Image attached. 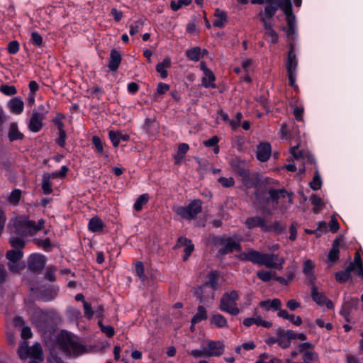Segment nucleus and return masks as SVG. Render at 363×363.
Wrapping results in <instances>:
<instances>
[{
    "instance_id": "obj_24",
    "label": "nucleus",
    "mask_w": 363,
    "mask_h": 363,
    "mask_svg": "<svg viewBox=\"0 0 363 363\" xmlns=\"http://www.w3.org/2000/svg\"><path fill=\"white\" fill-rule=\"evenodd\" d=\"M277 315L280 318L289 320L292 324L297 326L302 323V320L300 316H295L294 314H290L286 310L280 308L278 311Z\"/></svg>"
},
{
    "instance_id": "obj_3",
    "label": "nucleus",
    "mask_w": 363,
    "mask_h": 363,
    "mask_svg": "<svg viewBox=\"0 0 363 363\" xmlns=\"http://www.w3.org/2000/svg\"><path fill=\"white\" fill-rule=\"evenodd\" d=\"M12 222L11 231L19 236L33 235L41 230L45 223V221L40 219L36 224L26 216L16 217Z\"/></svg>"
},
{
    "instance_id": "obj_63",
    "label": "nucleus",
    "mask_w": 363,
    "mask_h": 363,
    "mask_svg": "<svg viewBox=\"0 0 363 363\" xmlns=\"http://www.w3.org/2000/svg\"><path fill=\"white\" fill-rule=\"evenodd\" d=\"M19 50V44L17 41L13 40L9 43L8 50L11 54L16 53Z\"/></svg>"
},
{
    "instance_id": "obj_53",
    "label": "nucleus",
    "mask_w": 363,
    "mask_h": 363,
    "mask_svg": "<svg viewBox=\"0 0 363 363\" xmlns=\"http://www.w3.org/2000/svg\"><path fill=\"white\" fill-rule=\"evenodd\" d=\"M67 172H68V168L66 166H62L60 171L54 172L49 173V174L52 179H56L58 177L63 178L66 176Z\"/></svg>"
},
{
    "instance_id": "obj_34",
    "label": "nucleus",
    "mask_w": 363,
    "mask_h": 363,
    "mask_svg": "<svg viewBox=\"0 0 363 363\" xmlns=\"http://www.w3.org/2000/svg\"><path fill=\"white\" fill-rule=\"evenodd\" d=\"M297 62L295 55L292 50L289 52L288 60L286 63L287 73L296 72Z\"/></svg>"
},
{
    "instance_id": "obj_60",
    "label": "nucleus",
    "mask_w": 363,
    "mask_h": 363,
    "mask_svg": "<svg viewBox=\"0 0 363 363\" xmlns=\"http://www.w3.org/2000/svg\"><path fill=\"white\" fill-rule=\"evenodd\" d=\"M326 229L327 223L325 222H319L318 224V228L315 230H314V232L317 237H320L323 233L326 231Z\"/></svg>"
},
{
    "instance_id": "obj_42",
    "label": "nucleus",
    "mask_w": 363,
    "mask_h": 363,
    "mask_svg": "<svg viewBox=\"0 0 363 363\" xmlns=\"http://www.w3.org/2000/svg\"><path fill=\"white\" fill-rule=\"evenodd\" d=\"M149 200V196L147 194H145L140 195L134 204V209L137 211H140L144 205H145Z\"/></svg>"
},
{
    "instance_id": "obj_54",
    "label": "nucleus",
    "mask_w": 363,
    "mask_h": 363,
    "mask_svg": "<svg viewBox=\"0 0 363 363\" xmlns=\"http://www.w3.org/2000/svg\"><path fill=\"white\" fill-rule=\"evenodd\" d=\"M218 182L223 186V187H230L234 185V179L233 177H220L218 179Z\"/></svg>"
},
{
    "instance_id": "obj_62",
    "label": "nucleus",
    "mask_w": 363,
    "mask_h": 363,
    "mask_svg": "<svg viewBox=\"0 0 363 363\" xmlns=\"http://www.w3.org/2000/svg\"><path fill=\"white\" fill-rule=\"evenodd\" d=\"M99 325L103 333L106 334V335H108V337H112L114 335V330L111 326H104L102 325L101 321L99 322Z\"/></svg>"
},
{
    "instance_id": "obj_56",
    "label": "nucleus",
    "mask_w": 363,
    "mask_h": 363,
    "mask_svg": "<svg viewBox=\"0 0 363 363\" xmlns=\"http://www.w3.org/2000/svg\"><path fill=\"white\" fill-rule=\"evenodd\" d=\"M135 271L138 274V276L140 277V279L142 281H144L145 279V275L144 273V267L142 262H138L135 264Z\"/></svg>"
},
{
    "instance_id": "obj_38",
    "label": "nucleus",
    "mask_w": 363,
    "mask_h": 363,
    "mask_svg": "<svg viewBox=\"0 0 363 363\" xmlns=\"http://www.w3.org/2000/svg\"><path fill=\"white\" fill-rule=\"evenodd\" d=\"M103 222L98 218H93L89 220V229L92 232H98L103 228Z\"/></svg>"
},
{
    "instance_id": "obj_47",
    "label": "nucleus",
    "mask_w": 363,
    "mask_h": 363,
    "mask_svg": "<svg viewBox=\"0 0 363 363\" xmlns=\"http://www.w3.org/2000/svg\"><path fill=\"white\" fill-rule=\"evenodd\" d=\"M18 352L21 359H26L28 357H29L30 349L28 348L27 343L26 342H23L19 346Z\"/></svg>"
},
{
    "instance_id": "obj_22",
    "label": "nucleus",
    "mask_w": 363,
    "mask_h": 363,
    "mask_svg": "<svg viewBox=\"0 0 363 363\" xmlns=\"http://www.w3.org/2000/svg\"><path fill=\"white\" fill-rule=\"evenodd\" d=\"M211 325H213L217 328H228V321L226 318L220 313H213L209 319Z\"/></svg>"
},
{
    "instance_id": "obj_50",
    "label": "nucleus",
    "mask_w": 363,
    "mask_h": 363,
    "mask_svg": "<svg viewBox=\"0 0 363 363\" xmlns=\"http://www.w3.org/2000/svg\"><path fill=\"white\" fill-rule=\"evenodd\" d=\"M0 91L6 96H12L16 94L17 91L14 86L4 84L1 86Z\"/></svg>"
},
{
    "instance_id": "obj_64",
    "label": "nucleus",
    "mask_w": 363,
    "mask_h": 363,
    "mask_svg": "<svg viewBox=\"0 0 363 363\" xmlns=\"http://www.w3.org/2000/svg\"><path fill=\"white\" fill-rule=\"evenodd\" d=\"M83 306H84V315L87 318H91L94 315V311L91 309L90 303H89L86 301H84Z\"/></svg>"
},
{
    "instance_id": "obj_51",
    "label": "nucleus",
    "mask_w": 363,
    "mask_h": 363,
    "mask_svg": "<svg viewBox=\"0 0 363 363\" xmlns=\"http://www.w3.org/2000/svg\"><path fill=\"white\" fill-rule=\"evenodd\" d=\"M348 267L351 272L355 271L363 280V263L350 264Z\"/></svg>"
},
{
    "instance_id": "obj_23",
    "label": "nucleus",
    "mask_w": 363,
    "mask_h": 363,
    "mask_svg": "<svg viewBox=\"0 0 363 363\" xmlns=\"http://www.w3.org/2000/svg\"><path fill=\"white\" fill-rule=\"evenodd\" d=\"M8 137L10 141L20 140L23 138V134L19 130L16 123H11L10 124Z\"/></svg>"
},
{
    "instance_id": "obj_12",
    "label": "nucleus",
    "mask_w": 363,
    "mask_h": 363,
    "mask_svg": "<svg viewBox=\"0 0 363 363\" xmlns=\"http://www.w3.org/2000/svg\"><path fill=\"white\" fill-rule=\"evenodd\" d=\"M45 264V257L41 255L34 254L29 257L28 267L33 272L42 270Z\"/></svg>"
},
{
    "instance_id": "obj_15",
    "label": "nucleus",
    "mask_w": 363,
    "mask_h": 363,
    "mask_svg": "<svg viewBox=\"0 0 363 363\" xmlns=\"http://www.w3.org/2000/svg\"><path fill=\"white\" fill-rule=\"evenodd\" d=\"M44 118V113L33 112L28 125L30 130L32 132H38L43 126L42 121Z\"/></svg>"
},
{
    "instance_id": "obj_10",
    "label": "nucleus",
    "mask_w": 363,
    "mask_h": 363,
    "mask_svg": "<svg viewBox=\"0 0 363 363\" xmlns=\"http://www.w3.org/2000/svg\"><path fill=\"white\" fill-rule=\"evenodd\" d=\"M204 347L208 357L220 356L224 351V345L220 341H207L206 345Z\"/></svg>"
},
{
    "instance_id": "obj_5",
    "label": "nucleus",
    "mask_w": 363,
    "mask_h": 363,
    "mask_svg": "<svg viewBox=\"0 0 363 363\" xmlns=\"http://www.w3.org/2000/svg\"><path fill=\"white\" fill-rule=\"evenodd\" d=\"M240 298V294L238 291L232 290L225 292L219 301L218 308L231 315H238L245 308L238 306V301ZM249 304L246 305L247 307Z\"/></svg>"
},
{
    "instance_id": "obj_52",
    "label": "nucleus",
    "mask_w": 363,
    "mask_h": 363,
    "mask_svg": "<svg viewBox=\"0 0 363 363\" xmlns=\"http://www.w3.org/2000/svg\"><path fill=\"white\" fill-rule=\"evenodd\" d=\"M30 42L36 46H40L43 43V38L38 33L33 32L30 35Z\"/></svg>"
},
{
    "instance_id": "obj_44",
    "label": "nucleus",
    "mask_w": 363,
    "mask_h": 363,
    "mask_svg": "<svg viewBox=\"0 0 363 363\" xmlns=\"http://www.w3.org/2000/svg\"><path fill=\"white\" fill-rule=\"evenodd\" d=\"M257 276L263 281H269L274 279V274L267 270H259L257 272Z\"/></svg>"
},
{
    "instance_id": "obj_13",
    "label": "nucleus",
    "mask_w": 363,
    "mask_h": 363,
    "mask_svg": "<svg viewBox=\"0 0 363 363\" xmlns=\"http://www.w3.org/2000/svg\"><path fill=\"white\" fill-rule=\"evenodd\" d=\"M262 253L253 249H248L240 255V259L245 261H250L254 264H260Z\"/></svg>"
},
{
    "instance_id": "obj_17",
    "label": "nucleus",
    "mask_w": 363,
    "mask_h": 363,
    "mask_svg": "<svg viewBox=\"0 0 363 363\" xmlns=\"http://www.w3.org/2000/svg\"><path fill=\"white\" fill-rule=\"evenodd\" d=\"M271 146L268 143H260L257 147V158L261 162H266L271 155Z\"/></svg>"
},
{
    "instance_id": "obj_4",
    "label": "nucleus",
    "mask_w": 363,
    "mask_h": 363,
    "mask_svg": "<svg viewBox=\"0 0 363 363\" xmlns=\"http://www.w3.org/2000/svg\"><path fill=\"white\" fill-rule=\"evenodd\" d=\"M313 347L310 342L300 344L299 350L292 351L285 363H313L318 359V354L311 350Z\"/></svg>"
},
{
    "instance_id": "obj_20",
    "label": "nucleus",
    "mask_w": 363,
    "mask_h": 363,
    "mask_svg": "<svg viewBox=\"0 0 363 363\" xmlns=\"http://www.w3.org/2000/svg\"><path fill=\"white\" fill-rule=\"evenodd\" d=\"M259 306L267 311L270 310L279 311L281 306V302L278 298H274L272 300L268 299L260 301Z\"/></svg>"
},
{
    "instance_id": "obj_40",
    "label": "nucleus",
    "mask_w": 363,
    "mask_h": 363,
    "mask_svg": "<svg viewBox=\"0 0 363 363\" xmlns=\"http://www.w3.org/2000/svg\"><path fill=\"white\" fill-rule=\"evenodd\" d=\"M6 257L8 261H20L23 257V252L19 250H11L6 252Z\"/></svg>"
},
{
    "instance_id": "obj_49",
    "label": "nucleus",
    "mask_w": 363,
    "mask_h": 363,
    "mask_svg": "<svg viewBox=\"0 0 363 363\" xmlns=\"http://www.w3.org/2000/svg\"><path fill=\"white\" fill-rule=\"evenodd\" d=\"M192 0H179L177 1H172L171 8L173 11H177L184 6H188L191 3Z\"/></svg>"
},
{
    "instance_id": "obj_59",
    "label": "nucleus",
    "mask_w": 363,
    "mask_h": 363,
    "mask_svg": "<svg viewBox=\"0 0 363 363\" xmlns=\"http://www.w3.org/2000/svg\"><path fill=\"white\" fill-rule=\"evenodd\" d=\"M10 243L13 247H23L24 245V241L20 238L12 237L10 239Z\"/></svg>"
},
{
    "instance_id": "obj_27",
    "label": "nucleus",
    "mask_w": 363,
    "mask_h": 363,
    "mask_svg": "<svg viewBox=\"0 0 363 363\" xmlns=\"http://www.w3.org/2000/svg\"><path fill=\"white\" fill-rule=\"evenodd\" d=\"M216 19L213 22V26L216 27L222 28L227 22V13L225 11L216 9L214 13Z\"/></svg>"
},
{
    "instance_id": "obj_36",
    "label": "nucleus",
    "mask_w": 363,
    "mask_h": 363,
    "mask_svg": "<svg viewBox=\"0 0 363 363\" xmlns=\"http://www.w3.org/2000/svg\"><path fill=\"white\" fill-rule=\"evenodd\" d=\"M29 357H33L38 360L43 359V354L41 346L40 344H35L31 348H30Z\"/></svg>"
},
{
    "instance_id": "obj_46",
    "label": "nucleus",
    "mask_w": 363,
    "mask_h": 363,
    "mask_svg": "<svg viewBox=\"0 0 363 363\" xmlns=\"http://www.w3.org/2000/svg\"><path fill=\"white\" fill-rule=\"evenodd\" d=\"M350 274L351 271L349 267H347L345 271L336 273L335 278L339 282H345L350 278Z\"/></svg>"
},
{
    "instance_id": "obj_8",
    "label": "nucleus",
    "mask_w": 363,
    "mask_h": 363,
    "mask_svg": "<svg viewBox=\"0 0 363 363\" xmlns=\"http://www.w3.org/2000/svg\"><path fill=\"white\" fill-rule=\"evenodd\" d=\"M31 320L40 330H43L50 323L48 315L39 308L34 310Z\"/></svg>"
},
{
    "instance_id": "obj_19",
    "label": "nucleus",
    "mask_w": 363,
    "mask_h": 363,
    "mask_svg": "<svg viewBox=\"0 0 363 363\" xmlns=\"http://www.w3.org/2000/svg\"><path fill=\"white\" fill-rule=\"evenodd\" d=\"M8 107L11 113L18 115L23 112L24 104L20 98L14 97L8 102Z\"/></svg>"
},
{
    "instance_id": "obj_32",
    "label": "nucleus",
    "mask_w": 363,
    "mask_h": 363,
    "mask_svg": "<svg viewBox=\"0 0 363 363\" xmlns=\"http://www.w3.org/2000/svg\"><path fill=\"white\" fill-rule=\"evenodd\" d=\"M341 240L339 239L335 240L333 242V247L328 254V260L330 262H335L338 259L340 252V245Z\"/></svg>"
},
{
    "instance_id": "obj_48",
    "label": "nucleus",
    "mask_w": 363,
    "mask_h": 363,
    "mask_svg": "<svg viewBox=\"0 0 363 363\" xmlns=\"http://www.w3.org/2000/svg\"><path fill=\"white\" fill-rule=\"evenodd\" d=\"M311 188L313 190H318L320 189L322 185V181L318 172L313 177L312 182L309 183Z\"/></svg>"
},
{
    "instance_id": "obj_61",
    "label": "nucleus",
    "mask_w": 363,
    "mask_h": 363,
    "mask_svg": "<svg viewBox=\"0 0 363 363\" xmlns=\"http://www.w3.org/2000/svg\"><path fill=\"white\" fill-rule=\"evenodd\" d=\"M198 294L199 295L201 301L203 302H208L209 300L212 301L210 298L211 296V291L208 290L207 292H204V291H201V287L199 289V291H198Z\"/></svg>"
},
{
    "instance_id": "obj_18",
    "label": "nucleus",
    "mask_w": 363,
    "mask_h": 363,
    "mask_svg": "<svg viewBox=\"0 0 363 363\" xmlns=\"http://www.w3.org/2000/svg\"><path fill=\"white\" fill-rule=\"evenodd\" d=\"M264 28V37L270 43L275 44L278 42L279 34L274 29V26L272 23H263Z\"/></svg>"
},
{
    "instance_id": "obj_2",
    "label": "nucleus",
    "mask_w": 363,
    "mask_h": 363,
    "mask_svg": "<svg viewBox=\"0 0 363 363\" xmlns=\"http://www.w3.org/2000/svg\"><path fill=\"white\" fill-rule=\"evenodd\" d=\"M57 345L64 352L74 356L88 352V350L79 343L76 336L66 331H61L57 334Z\"/></svg>"
},
{
    "instance_id": "obj_57",
    "label": "nucleus",
    "mask_w": 363,
    "mask_h": 363,
    "mask_svg": "<svg viewBox=\"0 0 363 363\" xmlns=\"http://www.w3.org/2000/svg\"><path fill=\"white\" fill-rule=\"evenodd\" d=\"M92 142L94 145V147L98 152L103 153L104 152V147H103V143L100 138L97 136H94L92 138Z\"/></svg>"
},
{
    "instance_id": "obj_35",
    "label": "nucleus",
    "mask_w": 363,
    "mask_h": 363,
    "mask_svg": "<svg viewBox=\"0 0 363 363\" xmlns=\"http://www.w3.org/2000/svg\"><path fill=\"white\" fill-rule=\"evenodd\" d=\"M52 179L49 173H45L43 175L42 189L45 194H49L52 191L50 183V179Z\"/></svg>"
},
{
    "instance_id": "obj_11",
    "label": "nucleus",
    "mask_w": 363,
    "mask_h": 363,
    "mask_svg": "<svg viewBox=\"0 0 363 363\" xmlns=\"http://www.w3.org/2000/svg\"><path fill=\"white\" fill-rule=\"evenodd\" d=\"M218 274L216 272H212L208 274V280L201 286V291L207 292L208 290L211 291L210 298L211 300L215 298V291L218 288L217 282Z\"/></svg>"
},
{
    "instance_id": "obj_37",
    "label": "nucleus",
    "mask_w": 363,
    "mask_h": 363,
    "mask_svg": "<svg viewBox=\"0 0 363 363\" xmlns=\"http://www.w3.org/2000/svg\"><path fill=\"white\" fill-rule=\"evenodd\" d=\"M314 264L312 261L308 259L303 264V273L311 280L314 279L313 277Z\"/></svg>"
},
{
    "instance_id": "obj_39",
    "label": "nucleus",
    "mask_w": 363,
    "mask_h": 363,
    "mask_svg": "<svg viewBox=\"0 0 363 363\" xmlns=\"http://www.w3.org/2000/svg\"><path fill=\"white\" fill-rule=\"evenodd\" d=\"M311 203L313 205V212L318 213L322 209L324 206V203L321 198L318 196L313 194L311 197Z\"/></svg>"
},
{
    "instance_id": "obj_6",
    "label": "nucleus",
    "mask_w": 363,
    "mask_h": 363,
    "mask_svg": "<svg viewBox=\"0 0 363 363\" xmlns=\"http://www.w3.org/2000/svg\"><path fill=\"white\" fill-rule=\"evenodd\" d=\"M201 201L194 200L187 206H174L173 211L183 219L191 220L201 211Z\"/></svg>"
},
{
    "instance_id": "obj_1",
    "label": "nucleus",
    "mask_w": 363,
    "mask_h": 363,
    "mask_svg": "<svg viewBox=\"0 0 363 363\" xmlns=\"http://www.w3.org/2000/svg\"><path fill=\"white\" fill-rule=\"evenodd\" d=\"M268 5L264 8V11L259 14L260 21L263 23H270V19L274 14L278 8L281 9L286 15V20L288 27H281L288 37L293 38L296 32L295 17L291 13V0H266Z\"/></svg>"
},
{
    "instance_id": "obj_29",
    "label": "nucleus",
    "mask_w": 363,
    "mask_h": 363,
    "mask_svg": "<svg viewBox=\"0 0 363 363\" xmlns=\"http://www.w3.org/2000/svg\"><path fill=\"white\" fill-rule=\"evenodd\" d=\"M171 66V60L169 57L164 59L162 62H160L156 66V71L160 74L162 79H164L167 77V72L166 70L167 68L170 67Z\"/></svg>"
},
{
    "instance_id": "obj_30",
    "label": "nucleus",
    "mask_w": 363,
    "mask_h": 363,
    "mask_svg": "<svg viewBox=\"0 0 363 363\" xmlns=\"http://www.w3.org/2000/svg\"><path fill=\"white\" fill-rule=\"evenodd\" d=\"M206 318H207L206 309L202 306H199L196 313L195 314V315L193 317V318L191 320L192 325H191V329L193 330V329H194L193 325L194 324L198 323L203 320H206Z\"/></svg>"
},
{
    "instance_id": "obj_14",
    "label": "nucleus",
    "mask_w": 363,
    "mask_h": 363,
    "mask_svg": "<svg viewBox=\"0 0 363 363\" xmlns=\"http://www.w3.org/2000/svg\"><path fill=\"white\" fill-rule=\"evenodd\" d=\"M295 337V332L289 330L277 337V343L282 349H286L290 347L291 340H294Z\"/></svg>"
},
{
    "instance_id": "obj_28",
    "label": "nucleus",
    "mask_w": 363,
    "mask_h": 363,
    "mask_svg": "<svg viewBox=\"0 0 363 363\" xmlns=\"http://www.w3.org/2000/svg\"><path fill=\"white\" fill-rule=\"evenodd\" d=\"M206 52V50H203V52H201L199 47H195L187 50L186 51V55L189 60L197 62L203 57V55Z\"/></svg>"
},
{
    "instance_id": "obj_9",
    "label": "nucleus",
    "mask_w": 363,
    "mask_h": 363,
    "mask_svg": "<svg viewBox=\"0 0 363 363\" xmlns=\"http://www.w3.org/2000/svg\"><path fill=\"white\" fill-rule=\"evenodd\" d=\"M242 323L246 327H250L253 324H255L257 326H262L266 328H270L272 326V323L262 319L260 315H257L256 310L254 312L253 316L245 318Z\"/></svg>"
},
{
    "instance_id": "obj_31",
    "label": "nucleus",
    "mask_w": 363,
    "mask_h": 363,
    "mask_svg": "<svg viewBox=\"0 0 363 363\" xmlns=\"http://www.w3.org/2000/svg\"><path fill=\"white\" fill-rule=\"evenodd\" d=\"M215 76L208 68L204 69V77L202 79V84L206 87H215Z\"/></svg>"
},
{
    "instance_id": "obj_55",
    "label": "nucleus",
    "mask_w": 363,
    "mask_h": 363,
    "mask_svg": "<svg viewBox=\"0 0 363 363\" xmlns=\"http://www.w3.org/2000/svg\"><path fill=\"white\" fill-rule=\"evenodd\" d=\"M189 353L191 356L196 357V358L208 357L207 355V353L206 352L204 346H203L201 350H191Z\"/></svg>"
},
{
    "instance_id": "obj_25",
    "label": "nucleus",
    "mask_w": 363,
    "mask_h": 363,
    "mask_svg": "<svg viewBox=\"0 0 363 363\" xmlns=\"http://www.w3.org/2000/svg\"><path fill=\"white\" fill-rule=\"evenodd\" d=\"M121 62V55L116 50H112L110 53L108 67L112 71H116Z\"/></svg>"
},
{
    "instance_id": "obj_26",
    "label": "nucleus",
    "mask_w": 363,
    "mask_h": 363,
    "mask_svg": "<svg viewBox=\"0 0 363 363\" xmlns=\"http://www.w3.org/2000/svg\"><path fill=\"white\" fill-rule=\"evenodd\" d=\"M108 135L114 147H117L121 140L123 141H127L129 139V136L128 135L123 134L121 132H116L113 130H110Z\"/></svg>"
},
{
    "instance_id": "obj_21",
    "label": "nucleus",
    "mask_w": 363,
    "mask_h": 363,
    "mask_svg": "<svg viewBox=\"0 0 363 363\" xmlns=\"http://www.w3.org/2000/svg\"><path fill=\"white\" fill-rule=\"evenodd\" d=\"M223 251L224 253L233 252L235 250H240V245L238 240L235 238H228L223 241Z\"/></svg>"
},
{
    "instance_id": "obj_45",
    "label": "nucleus",
    "mask_w": 363,
    "mask_h": 363,
    "mask_svg": "<svg viewBox=\"0 0 363 363\" xmlns=\"http://www.w3.org/2000/svg\"><path fill=\"white\" fill-rule=\"evenodd\" d=\"M270 196L273 199H279L281 197L284 198L286 196H287L288 201L289 203L292 202V198L290 195H289L285 191L281 190V191H275L272 190L269 191Z\"/></svg>"
},
{
    "instance_id": "obj_7",
    "label": "nucleus",
    "mask_w": 363,
    "mask_h": 363,
    "mask_svg": "<svg viewBox=\"0 0 363 363\" xmlns=\"http://www.w3.org/2000/svg\"><path fill=\"white\" fill-rule=\"evenodd\" d=\"M285 263L283 257H279L274 254L262 253L261 262L259 265H264L268 268L281 269Z\"/></svg>"
},
{
    "instance_id": "obj_16",
    "label": "nucleus",
    "mask_w": 363,
    "mask_h": 363,
    "mask_svg": "<svg viewBox=\"0 0 363 363\" xmlns=\"http://www.w3.org/2000/svg\"><path fill=\"white\" fill-rule=\"evenodd\" d=\"M311 296L313 301L318 305H324L327 306L328 308L332 309L333 308V303L331 301L328 300L326 297L321 293L319 292L315 287H312L311 290Z\"/></svg>"
},
{
    "instance_id": "obj_33",
    "label": "nucleus",
    "mask_w": 363,
    "mask_h": 363,
    "mask_svg": "<svg viewBox=\"0 0 363 363\" xmlns=\"http://www.w3.org/2000/svg\"><path fill=\"white\" fill-rule=\"evenodd\" d=\"M179 243L181 245H183L185 247V248H184L185 254L184 255L183 259L184 260H186L188 259V257H189V255H191V253L194 250V245L191 244L190 240H189L188 239H186L185 238H180L179 239Z\"/></svg>"
},
{
    "instance_id": "obj_41",
    "label": "nucleus",
    "mask_w": 363,
    "mask_h": 363,
    "mask_svg": "<svg viewBox=\"0 0 363 363\" xmlns=\"http://www.w3.org/2000/svg\"><path fill=\"white\" fill-rule=\"evenodd\" d=\"M245 223L249 228H253L257 226L263 227L264 225V220L259 217H253L247 219Z\"/></svg>"
},
{
    "instance_id": "obj_58",
    "label": "nucleus",
    "mask_w": 363,
    "mask_h": 363,
    "mask_svg": "<svg viewBox=\"0 0 363 363\" xmlns=\"http://www.w3.org/2000/svg\"><path fill=\"white\" fill-rule=\"evenodd\" d=\"M21 196V191L18 189H15L11 192L9 196V201L13 203H16L20 200Z\"/></svg>"
},
{
    "instance_id": "obj_43",
    "label": "nucleus",
    "mask_w": 363,
    "mask_h": 363,
    "mask_svg": "<svg viewBox=\"0 0 363 363\" xmlns=\"http://www.w3.org/2000/svg\"><path fill=\"white\" fill-rule=\"evenodd\" d=\"M8 267L13 273H18L24 268V265L20 261H9Z\"/></svg>"
}]
</instances>
